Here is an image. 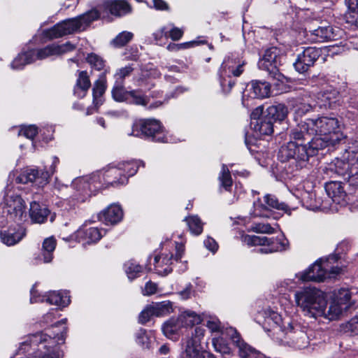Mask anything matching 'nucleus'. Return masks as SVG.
I'll use <instances>...</instances> for the list:
<instances>
[{
    "label": "nucleus",
    "mask_w": 358,
    "mask_h": 358,
    "mask_svg": "<svg viewBox=\"0 0 358 358\" xmlns=\"http://www.w3.org/2000/svg\"><path fill=\"white\" fill-rule=\"evenodd\" d=\"M295 301L297 306L310 317H324L329 320L338 318L352 305L351 293L348 289L336 291L328 308L323 293L315 288L306 287L296 292Z\"/></svg>",
    "instance_id": "obj_1"
},
{
    "label": "nucleus",
    "mask_w": 358,
    "mask_h": 358,
    "mask_svg": "<svg viewBox=\"0 0 358 358\" xmlns=\"http://www.w3.org/2000/svg\"><path fill=\"white\" fill-rule=\"evenodd\" d=\"M265 324L269 325L273 331H282L288 343L298 349L306 348L309 345V338L304 327L292 318H282L276 312L268 310L265 311Z\"/></svg>",
    "instance_id": "obj_2"
},
{
    "label": "nucleus",
    "mask_w": 358,
    "mask_h": 358,
    "mask_svg": "<svg viewBox=\"0 0 358 358\" xmlns=\"http://www.w3.org/2000/svg\"><path fill=\"white\" fill-rule=\"evenodd\" d=\"M99 13L92 9L74 18H70L57 23L53 27L43 31L49 39L57 38L76 31L85 30L93 21L99 17Z\"/></svg>",
    "instance_id": "obj_3"
},
{
    "label": "nucleus",
    "mask_w": 358,
    "mask_h": 358,
    "mask_svg": "<svg viewBox=\"0 0 358 358\" xmlns=\"http://www.w3.org/2000/svg\"><path fill=\"white\" fill-rule=\"evenodd\" d=\"M338 256L329 255L316 261L307 270L298 274L301 281L322 282L327 278H335L340 274L342 268L337 264Z\"/></svg>",
    "instance_id": "obj_4"
},
{
    "label": "nucleus",
    "mask_w": 358,
    "mask_h": 358,
    "mask_svg": "<svg viewBox=\"0 0 358 358\" xmlns=\"http://www.w3.org/2000/svg\"><path fill=\"white\" fill-rule=\"evenodd\" d=\"M57 342L56 336L52 338L49 335L39 332L29 336L27 339L22 343L20 350H25L22 347L29 345L34 350L35 355L33 358H59V352L50 350L56 345Z\"/></svg>",
    "instance_id": "obj_5"
},
{
    "label": "nucleus",
    "mask_w": 358,
    "mask_h": 358,
    "mask_svg": "<svg viewBox=\"0 0 358 358\" xmlns=\"http://www.w3.org/2000/svg\"><path fill=\"white\" fill-rule=\"evenodd\" d=\"M310 156H313V152L308 150L306 143L294 141H289L282 145L278 154V159L282 162L292 160V163L296 169L306 167Z\"/></svg>",
    "instance_id": "obj_6"
},
{
    "label": "nucleus",
    "mask_w": 358,
    "mask_h": 358,
    "mask_svg": "<svg viewBox=\"0 0 358 358\" xmlns=\"http://www.w3.org/2000/svg\"><path fill=\"white\" fill-rule=\"evenodd\" d=\"M327 170L338 176H358V152L346 150L341 158H336Z\"/></svg>",
    "instance_id": "obj_7"
},
{
    "label": "nucleus",
    "mask_w": 358,
    "mask_h": 358,
    "mask_svg": "<svg viewBox=\"0 0 358 358\" xmlns=\"http://www.w3.org/2000/svg\"><path fill=\"white\" fill-rule=\"evenodd\" d=\"M4 209L8 217L16 223L22 222L27 217L24 201L10 189L6 190L4 196Z\"/></svg>",
    "instance_id": "obj_8"
},
{
    "label": "nucleus",
    "mask_w": 358,
    "mask_h": 358,
    "mask_svg": "<svg viewBox=\"0 0 358 358\" xmlns=\"http://www.w3.org/2000/svg\"><path fill=\"white\" fill-rule=\"evenodd\" d=\"M129 135L134 136H145L152 137L154 141L163 142L164 135L160 122L156 120L148 119L136 121Z\"/></svg>",
    "instance_id": "obj_9"
},
{
    "label": "nucleus",
    "mask_w": 358,
    "mask_h": 358,
    "mask_svg": "<svg viewBox=\"0 0 358 358\" xmlns=\"http://www.w3.org/2000/svg\"><path fill=\"white\" fill-rule=\"evenodd\" d=\"M205 334L201 327H195L190 336L187 337L182 343V358H204L201 341Z\"/></svg>",
    "instance_id": "obj_10"
},
{
    "label": "nucleus",
    "mask_w": 358,
    "mask_h": 358,
    "mask_svg": "<svg viewBox=\"0 0 358 358\" xmlns=\"http://www.w3.org/2000/svg\"><path fill=\"white\" fill-rule=\"evenodd\" d=\"M245 63H236L231 59L225 60L219 70V79L220 86L225 94L229 93L234 85L235 81L232 80L231 74L235 77H238L243 72Z\"/></svg>",
    "instance_id": "obj_11"
},
{
    "label": "nucleus",
    "mask_w": 358,
    "mask_h": 358,
    "mask_svg": "<svg viewBox=\"0 0 358 358\" xmlns=\"http://www.w3.org/2000/svg\"><path fill=\"white\" fill-rule=\"evenodd\" d=\"M310 124L315 130V134H320V136H329L331 138L338 136V141H341L344 136L341 132L340 122L337 118L321 117L317 119H311Z\"/></svg>",
    "instance_id": "obj_12"
},
{
    "label": "nucleus",
    "mask_w": 358,
    "mask_h": 358,
    "mask_svg": "<svg viewBox=\"0 0 358 358\" xmlns=\"http://www.w3.org/2000/svg\"><path fill=\"white\" fill-rule=\"evenodd\" d=\"M279 50L275 47H271L265 50L263 57L259 61V69L268 71L271 78L277 81L283 83L284 76L278 69L280 64Z\"/></svg>",
    "instance_id": "obj_13"
},
{
    "label": "nucleus",
    "mask_w": 358,
    "mask_h": 358,
    "mask_svg": "<svg viewBox=\"0 0 358 358\" xmlns=\"http://www.w3.org/2000/svg\"><path fill=\"white\" fill-rule=\"evenodd\" d=\"M273 209L282 210L290 214L289 207L284 203L279 202L275 196L272 194H266L264 196V203L260 200L254 202V217H269L271 211Z\"/></svg>",
    "instance_id": "obj_14"
},
{
    "label": "nucleus",
    "mask_w": 358,
    "mask_h": 358,
    "mask_svg": "<svg viewBox=\"0 0 358 358\" xmlns=\"http://www.w3.org/2000/svg\"><path fill=\"white\" fill-rule=\"evenodd\" d=\"M244 242L249 245H264L265 248L259 249V252L271 253L282 251L286 249L287 240L282 238H268L266 236L247 235L244 238Z\"/></svg>",
    "instance_id": "obj_15"
},
{
    "label": "nucleus",
    "mask_w": 358,
    "mask_h": 358,
    "mask_svg": "<svg viewBox=\"0 0 358 358\" xmlns=\"http://www.w3.org/2000/svg\"><path fill=\"white\" fill-rule=\"evenodd\" d=\"M251 127L259 135H271L273 132V123L264 113L263 108L258 107L251 114Z\"/></svg>",
    "instance_id": "obj_16"
},
{
    "label": "nucleus",
    "mask_w": 358,
    "mask_h": 358,
    "mask_svg": "<svg viewBox=\"0 0 358 358\" xmlns=\"http://www.w3.org/2000/svg\"><path fill=\"white\" fill-rule=\"evenodd\" d=\"M341 31L331 26L319 27L305 31V37L310 43H323L336 40Z\"/></svg>",
    "instance_id": "obj_17"
},
{
    "label": "nucleus",
    "mask_w": 358,
    "mask_h": 358,
    "mask_svg": "<svg viewBox=\"0 0 358 358\" xmlns=\"http://www.w3.org/2000/svg\"><path fill=\"white\" fill-rule=\"evenodd\" d=\"M47 301L50 304L57 306H66L70 303V298L67 293L62 292H50L48 295H38L34 287L31 290V303Z\"/></svg>",
    "instance_id": "obj_18"
},
{
    "label": "nucleus",
    "mask_w": 358,
    "mask_h": 358,
    "mask_svg": "<svg viewBox=\"0 0 358 358\" xmlns=\"http://www.w3.org/2000/svg\"><path fill=\"white\" fill-rule=\"evenodd\" d=\"M296 122V125L290 131V141L308 145L312 136L315 134V130L313 129V125L310 124L311 119H306L304 121L300 120Z\"/></svg>",
    "instance_id": "obj_19"
},
{
    "label": "nucleus",
    "mask_w": 358,
    "mask_h": 358,
    "mask_svg": "<svg viewBox=\"0 0 358 358\" xmlns=\"http://www.w3.org/2000/svg\"><path fill=\"white\" fill-rule=\"evenodd\" d=\"M320 55V50L315 47H307L300 53L294 65L297 71L304 73L312 66Z\"/></svg>",
    "instance_id": "obj_20"
},
{
    "label": "nucleus",
    "mask_w": 358,
    "mask_h": 358,
    "mask_svg": "<svg viewBox=\"0 0 358 358\" xmlns=\"http://www.w3.org/2000/svg\"><path fill=\"white\" fill-rule=\"evenodd\" d=\"M231 339L233 343L238 348V355L241 358H263V355L245 343L236 330L231 329Z\"/></svg>",
    "instance_id": "obj_21"
},
{
    "label": "nucleus",
    "mask_w": 358,
    "mask_h": 358,
    "mask_svg": "<svg viewBox=\"0 0 358 358\" xmlns=\"http://www.w3.org/2000/svg\"><path fill=\"white\" fill-rule=\"evenodd\" d=\"M75 46L67 42L62 45L52 43L43 48L33 50L35 52L36 59H45L52 56H59L67 52L74 50Z\"/></svg>",
    "instance_id": "obj_22"
},
{
    "label": "nucleus",
    "mask_w": 358,
    "mask_h": 358,
    "mask_svg": "<svg viewBox=\"0 0 358 358\" xmlns=\"http://www.w3.org/2000/svg\"><path fill=\"white\" fill-rule=\"evenodd\" d=\"M320 106L325 108H335L345 103L338 92L334 89L327 90L318 94Z\"/></svg>",
    "instance_id": "obj_23"
},
{
    "label": "nucleus",
    "mask_w": 358,
    "mask_h": 358,
    "mask_svg": "<svg viewBox=\"0 0 358 358\" xmlns=\"http://www.w3.org/2000/svg\"><path fill=\"white\" fill-rule=\"evenodd\" d=\"M138 162L136 161H131L123 162L118 164L117 168H111L108 170V174L122 173L124 175L123 178H120L118 181H114L115 183L123 185L127 182V177L134 176L138 171Z\"/></svg>",
    "instance_id": "obj_24"
},
{
    "label": "nucleus",
    "mask_w": 358,
    "mask_h": 358,
    "mask_svg": "<svg viewBox=\"0 0 358 358\" xmlns=\"http://www.w3.org/2000/svg\"><path fill=\"white\" fill-rule=\"evenodd\" d=\"M339 142L338 136L331 138L329 136H320V134H314L310 142L308 143V150L313 152V155L315 154V151L322 150L329 145L334 146Z\"/></svg>",
    "instance_id": "obj_25"
},
{
    "label": "nucleus",
    "mask_w": 358,
    "mask_h": 358,
    "mask_svg": "<svg viewBox=\"0 0 358 358\" xmlns=\"http://www.w3.org/2000/svg\"><path fill=\"white\" fill-rule=\"evenodd\" d=\"M76 238L83 245L98 242L102 237L101 231L96 227L80 228L76 233Z\"/></svg>",
    "instance_id": "obj_26"
},
{
    "label": "nucleus",
    "mask_w": 358,
    "mask_h": 358,
    "mask_svg": "<svg viewBox=\"0 0 358 358\" xmlns=\"http://www.w3.org/2000/svg\"><path fill=\"white\" fill-rule=\"evenodd\" d=\"M103 6L110 14L117 17L127 15L131 11V6L124 0H108Z\"/></svg>",
    "instance_id": "obj_27"
},
{
    "label": "nucleus",
    "mask_w": 358,
    "mask_h": 358,
    "mask_svg": "<svg viewBox=\"0 0 358 358\" xmlns=\"http://www.w3.org/2000/svg\"><path fill=\"white\" fill-rule=\"evenodd\" d=\"M251 98L263 99L269 96L270 85L266 82L253 80L247 86L246 92Z\"/></svg>",
    "instance_id": "obj_28"
},
{
    "label": "nucleus",
    "mask_w": 358,
    "mask_h": 358,
    "mask_svg": "<svg viewBox=\"0 0 358 358\" xmlns=\"http://www.w3.org/2000/svg\"><path fill=\"white\" fill-rule=\"evenodd\" d=\"M49 209L43 204L33 201L30 203L29 216L33 222L44 223L50 215Z\"/></svg>",
    "instance_id": "obj_29"
},
{
    "label": "nucleus",
    "mask_w": 358,
    "mask_h": 358,
    "mask_svg": "<svg viewBox=\"0 0 358 358\" xmlns=\"http://www.w3.org/2000/svg\"><path fill=\"white\" fill-rule=\"evenodd\" d=\"M123 216V212L121 207L113 204L109 206L106 210L99 215L100 221L106 223L116 224L120 222Z\"/></svg>",
    "instance_id": "obj_30"
},
{
    "label": "nucleus",
    "mask_w": 358,
    "mask_h": 358,
    "mask_svg": "<svg viewBox=\"0 0 358 358\" xmlns=\"http://www.w3.org/2000/svg\"><path fill=\"white\" fill-rule=\"evenodd\" d=\"M26 235L25 229L18 226L17 229H8L1 231L0 237L1 241L7 245H13L20 241Z\"/></svg>",
    "instance_id": "obj_31"
},
{
    "label": "nucleus",
    "mask_w": 358,
    "mask_h": 358,
    "mask_svg": "<svg viewBox=\"0 0 358 358\" xmlns=\"http://www.w3.org/2000/svg\"><path fill=\"white\" fill-rule=\"evenodd\" d=\"M325 190L333 202L340 204L345 201L346 194L341 182H328L325 185Z\"/></svg>",
    "instance_id": "obj_32"
},
{
    "label": "nucleus",
    "mask_w": 358,
    "mask_h": 358,
    "mask_svg": "<svg viewBox=\"0 0 358 358\" xmlns=\"http://www.w3.org/2000/svg\"><path fill=\"white\" fill-rule=\"evenodd\" d=\"M91 87L90 76L86 71H79L78 78L74 86V94L83 98Z\"/></svg>",
    "instance_id": "obj_33"
},
{
    "label": "nucleus",
    "mask_w": 358,
    "mask_h": 358,
    "mask_svg": "<svg viewBox=\"0 0 358 358\" xmlns=\"http://www.w3.org/2000/svg\"><path fill=\"white\" fill-rule=\"evenodd\" d=\"M173 256L171 255H162L155 256L154 259L155 269L159 275H166L172 271L171 265Z\"/></svg>",
    "instance_id": "obj_34"
},
{
    "label": "nucleus",
    "mask_w": 358,
    "mask_h": 358,
    "mask_svg": "<svg viewBox=\"0 0 358 358\" xmlns=\"http://www.w3.org/2000/svg\"><path fill=\"white\" fill-rule=\"evenodd\" d=\"M183 326L180 322L179 317L177 318L171 317L165 322L162 327L164 334L169 338H177L178 332Z\"/></svg>",
    "instance_id": "obj_35"
},
{
    "label": "nucleus",
    "mask_w": 358,
    "mask_h": 358,
    "mask_svg": "<svg viewBox=\"0 0 358 358\" xmlns=\"http://www.w3.org/2000/svg\"><path fill=\"white\" fill-rule=\"evenodd\" d=\"M264 113L274 123L283 121L287 116L288 110L284 104H278L268 107Z\"/></svg>",
    "instance_id": "obj_36"
},
{
    "label": "nucleus",
    "mask_w": 358,
    "mask_h": 358,
    "mask_svg": "<svg viewBox=\"0 0 358 358\" xmlns=\"http://www.w3.org/2000/svg\"><path fill=\"white\" fill-rule=\"evenodd\" d=\"M108 72V69H105V71L99 76V79L94 84L92 89L93 102L96 106L101 103V97L104 94L106 89V74Z\"/></svg>",
    "instance_id": "obj_37"
},
{
    "label": "nucleus",
    "mask_w": 358,
    "mask_h": 358,
    "mask_svg": "<svg viewBox=\"0 0 358 358\" xmlns=\"http://www.w3.org/2000/svg\"><path fill=\"white\" fill-rule=\"evenodd\" d=\"M16 180L19 183L26 184L28 182H36L38 186H43L45 184H41V172L38 170L31 169H27L22 172L17 178Z\"/></svg>",
    "instance_id": "obj_38"
},
{
    "label": "nucleus",
    "mask_w": 358,
    "mask_h": 358,
    "mask_svg": "<svg viewBox=\"0 0 358 358\" xmlns=\"http://www.w3.org/2000/svg\"><path fill=\"white\" fill-rule=\"evenodd\" d=\"M56 240L53 237L45 238L42 244L41 256L44 263H50L53 259V252L56 248Z\"/></svg>",
    "instance_id": "obj_39"
},
{
    "label": "nucleus",
    "mask_w": 358,
    "mask_h": 358,
    "mask_svg": "<svg viewBox=\"0 0 358 358\" xmlns=\"http://www.w3.org/2000/svg\"><path fill=\"white\" fill-rule=\"evenodd\" d=\"M183 327H192L200 324L203 321L201 315L192 310H185L178 315Z\"/></svg>",
    "instance_id": "obj_40"
},
{
    "label": "nucleus",
    "mask_w": 358,
    "mask_h": 358,
    "mask_svg": "<svg viewBox=\"0 0 358 358\" xmlns=\"http://www.w3.org/2000/svg\"><path fill=\"white\" fill-rule=\"evenodd\" d=\"M34 62H35V52L30 50L19 54L11 63V67L13 69H21L24 65Z\"/></svg>",
    "instance_id": "obj_41"
},
{
    "label": "nucleus",
    "mask_w": 358,
    "mask_h": 358,
    "mask_svg": "<svg viewBox=\"0 0 358 358\" xmlns=\"http://www.w3.org/2000/svg\"><path fill=\"white\" fill-rule=\"evenodd\" d=\"M293 108L294 109L295 122L300 121L299 119L306 113L310 112L313 108L311 104L306 101L303 99L296 100Z\"/></svg>",
    "instance_id": "obj_42"
},
{
    "label": "nucleus",
    "mask_w": 358,
    "mask_h": 358,
    "mask_svg": "<svg viewBox=\"0 0 358 358\" xmlns=\"http://www.w3.org/2000/svg\"><path fill=\"white\" fill-rule=\"evenodd\" d=\"M151 305L154 311V315L156 317H163L173 312V303L170 301L153 303Z\"/></svg>",
    "instance_id": "obj_43"
},
{
    "label": "nucleus",
    "mask_w": 358,
    "mask_h": 358,
    "mask_svg": "<svg viewBox=\"0 0 358 358\" xmlns=\"http://www.w3.org/2000/svg\"><path fill=\"white\" fill-rule=\"evenodd\" d=\"M112 96L115 101L118 102L128 101L129 91L126 90L122 82L116 80L112 90Z\"/></svg>",
    "instance_id": "obj_44"
},
{
    "label": "nucleus",
    "mask_w": 358,
    "mask_h": 358,
    "mask_svg": "<svg viewBox=\"0 0 358 358\" xmlns=\"http://www.w3.org/2000/svg\"><path fill=\"white\" fill-rule=\"evenodd\" d=\"M185 221L187 222L189 229L192 234L199 236L202 233L203 223L197 215L186 217Z\"/></svg>",
    "instance_id": "obj_45"
},
{
    "label": "nucleus",
    "mask_w": 358,
    "mask_h": 358,
    "mask_svg": "<svg viewBox=\"0 0 358 358\" xmlns=\"http://www.w3.org/2000/svg\"><path fill=\"white\" fill-rule=\"evenodd\" d=\"M348 12L345 15L347 21L358 26V0H345Z\"/></svg>",
    "instance_id": "obj_46"
},
{
    "label": "nucleus",
    "mask_w": 358,
    "mask_h": 358,
    "mask_svg": "<svg viewBox=\"0 0 358 358\" xmlns=\"http://www.w3.org/2000/svg\"><path fill=\"white\" fill-rule=\"evenodd\" d=\"M124 271L129 280L138 278L143 272V267L134 260H129L124 264Z\"/></svg>",
    "instance_id": "obj_47"
},
{
    "label": "nucleus",
    "mask_w": 358,
    "mask_h": 358,
    "mask_svg": "<svg viewBox=\"0 0 358 358\" xmlns=\"http://www.w3.org/2000/svg\"><path fill=\"white\" fill-rule=\"evenodd\" d=\"M218 178L221 186L223 187L226 190H229V189L232 185V179L229 169L227 165L222 164V170Z\"/></svg>",
    "instance_id": "obj_48"
},
{
    "label": "nucleus",
    "mask_w": 358,
    "mask_h": 358,
    "mask_svg": "<svg viewBox=\"0 0 358 358\" xmlns=\"http://www.w3.org/2000/svg\"><path fill=\"white\" fill-rule=\"evenodd\" d=\"M129 98L131 100L128 101L129 103L138 106H146L148 103V98L138 90L129 91Z\"/></svg>",
    "instance_id": "obj_49"
},
{
    "label": "nucleus",
    "mask_w": 358,
    "mask_h": 358,
    "mask_svg": "<svg viewBox=\"0 0 358 358\" xmlns=\"http://www.w3.org/2000/svg\"><path fill=\"white\" fill-rule=\"evenodd\" d=\"M87 62L90 64V65L96 71H105V61L100 56L94 54L90 53L87 55L86 58Z\"/></svg>",
    "instance_id": "obj_50"
},
{
    "label": "nucleus",
    "mask_w": 358,
    "mask_h": 358,
    "mask_svg": "<svg viewBox=\"0 0 358 358\" xmlns=\"http://www.w3.org/2000/svg\"><path fill=\"white\" fill-rule=\"evenodd\" d=\"M134 35L129 31L120 33L113 41L112 44L115 48H121L126 45L133 38Z\"/></svg>",
    "instance_id": "obj_51"
},
{
    "label": "nucleus",
    "mask_w": 358,
    "mask_h": 358,
    "mask_svg": "<svg viewBox=\"0 0 358 358\" xmlns=\"http://www.w3.org/2000/svg\"><path fill=\"white\" fill-rule=\"evenodd\" d=\"M212 343L215 350L217 352L223 355H228L231 352L229 346L222 337L213 338Z\"/></svg>",
    "instance_id": "obj_52"
},
{
    "label": "nucleus",
    "mask_w": 358,
    "mask_h": 358,
    "mask_svg": "<svg viewBox=\"0 0 358 358\" xmlns=\"http://www.w3.org/2000/svg\"><path fill=\"white\" fill-rule=\"evenodd\" d=\"M59 162V159L57 157H54L52 158V165L49 168L48 170L41 171V179L40 183L41 184H47L48 182V179L50 177L54 174L55 171L56 166Z\"/></svg>",
    "instance_id": "obj_53"
},
{
    "label": "nucleus",
    "mask_w": 358,
    "mask_h": 358,
    "mask_svg": "<svg viewBox=\"0 0 358 358\" xmlns=\"http://www.w3.org/2000/svg\"><path fill=\"white\" fill-rule=\"evenodd\" d=\"M251 231L256 233L268 234H271L275 232L274 228H273L269 224L264 223H255L251 226Z\"/></svg>",
    "instance_id": "obj_54"
},
{
    "label": "nucleus",
    "mask_w": 358,
    "mask_h": 358,
    "mask_svg": "<svg viewBox=\"0 0 358 358\" xmlns=\"http://www.w3.org/2000/svg\"><path fill=\"white\" fill-rule=\"evenodd\" d=\"M37 134L38 128L35 125L22 127L19 131V136H24L29 139H34Z\"/></svg>",
    "instance_id": "obj_55"
},
{
    "label": "nucleus",
    "mask_w": 358,
    "mask_h": 358,
    "mask_svg": "<svg viewBox=\"0 0 358 358\" xmlns=\"http://www.w3.org/2000/svg\"><path fill=\"white\" fill-rule=\"evenodd\" d=\"M152 316H155L154 311L152 305H149L140 313L138 317L139 322L145 324L150 320Z\"/></svg>",
    "instance_id": "obj_56"
},
{
    "label": "nucleus",
    "mask_w": 358,
    "mask_h": 358,
    "mask_svg": "<svg viewBox=\"0 0 358 358\" xmlns=\"http://www.w3.org/2000/svg\"><path fill=\"white\" fill-rule=\"evenodd\" d=\"M345 331L358 335V316L352 317L345 325Z\"/></svg>",
    "instance_id": "obj_57"
},
{
    "label": "nucleus",
    "mask_w": 358,
    "mask_h": 358,
    "mask_svg": "<svg viewBox=\"0 0 358 358\" xmlns=\"http://www.w3.org/2000/svg\"><path fill=\"white\" fill-rule=\"evenodd\" d=\"M206 327L213 332H219L221 331V324L216 317H209L206 322Z\"/></svg>",
    "instance_id": "obj_58"
},
{
    "label": "nucleus",
    "mask_w": 358,
    "mask_h": 358,
    "mask_svg": "<svg viewBox=\"0 0 358 358\" xmlns=\"http://www.w3.org/2000/svg\"><path fill=\"white\" fill-rule=\"evenodd\" d=\"M132 71L133 69L130 66L121 68L115 74V78L116 80L122 82L123 79L129 76Z\"/></svg>",
    "instance_id": "obj_59"
},
{
    "label": "nucleus",
    "mask_w": 358,
    "mask_h": 358,
    "mask_svg": "<svg viewBox=\"0 0 358 358\" xmlns=\"http://www.w3.org/2000/svg\"><path fill=\"white\" fill-rule=\"evenodd\" d=\"M73 185L75 188H78V190H82L87 194V189L89 187L88 183L83 178H78L73 182Z\"/></svg>",
    "instance_id": "obj_60"
},
{
    "label": "nucleus",
    "mask_w": 358,
    "mask_h": 358,
    "mask_svg": "<svg viewBox=\"0 0 358 358\" xmlns=\"http://www.w3.org/2000/svg\"><path fill=\"white\" fill-rule=\"evenodd\" d=\"M183 35V31L178 27H173L169 31V36L173 41L179 40Z\"/></svg>",
    "instance_id": "obj_61"
},
{
    "label": "nucleus",
    "mask_w": 358,
    "mask_h": 358,
    "mask_svg": "<svg viewBox=\"0 0 358 358\" xmlns=\"http://www.w3.org/2000/svg\"><path fill=\"white\" fill-rule=\"evenodd\" d=\"M204 245L207 249L212 252H215L217 250L218 245L215 241L212 238H207L204 241Z\"/></svg>",
    "instance_id": "obj_62"
},
{
    "label": "nucleus",
    "mask_w": 358,
    "mask_h": 358,
    "mask_svg": "<svg viewBox=\"0 0 358 358\" xmlns=\"http://www.w3.org/2000/svg\"><path fill=\"white\" fill-rule=\"evenodd\" d=\"M156 292H157V285L155 283L149 281L145 284V289H144L145 295H152V294L156 293Z\"/></svg>",
    "instance_id": "obj_63"
},
{
    "label": "nucleus",
    "mask_w": 358,
    "mask_h": 358,
    "mask_svg": "<svg viewBox=\"0 0 358 358\" xmlns=\"http://www.w3.org/2000/svg\"><path fill=\"white\" fill-rule=\"evenodd\" d=\"M155 8L157 10H168V4L163 0H153Z\"/></svg>",
    "instance_id": "obj_64"
}]
</instances>
